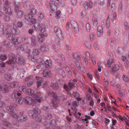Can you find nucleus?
<instances>
[{
	"mask_svg": "<svg viewBox=\"0 0 129 129\" xmlns=\"http://www.w3.org/2000/svg\"><path fill=\"white\" fill-rule=\"evenodd\" d=\"M26 93L29 94H32V98L30 99L28 97H26L24 99V102L25 104H28L30 101V100H31L33 102L36 103H40L41 102L40 99L38 98L37 94H34V93L33 92L32 93L31 89H28L27 90Z\"/></svg>",
	"mask_w": 129,
	"mask_h": 129,
	"instance_id": "1",
	"label": "nucleus"
},
{
	"mask_svg": "<svg viewBox=\"0 0 129 129\" xmlns=\"http://www.w3.org/2000/svg\"><path fill=\"white\" fill-rule=\"evenodd\" d=\"M81 113H74V115L76 118L79 119L80 121L83 122H84L85 124H87L89 122L88 119H90V117L89 116H85V117L84 118V117L82 118H80L79 116L78 117L77 116L78 114L80 116L81 115Z\"/></svg>",
	"mask_w": 129,
	"mask_h": 129,
	"instance_id": "2",
	"label": "nucleus"
},
{
	"mask_svg": "<svg viewBox=\"0 0 129 129\" xmlns=\"http://www.w3.org/2000/svg\"><path fill=\"white\" fill-rule=\"evenodd\" d=\"M11 115L13 117L17 120L18 121L21 122H23L25 121L26 120V117L22 116L21 118H19V116L18 115L17 113H11Z\"/></svg>",
	"mask_w": 129,
	"mask_h": 129,
	"instance_id": "3",
	"label": "nucleus"
},
{
	"mask_svg": "<svg viewBox=\"0 0 129 129\" xmlns=\"http://www.w3.org/2000/svg\"><path fill=\"white\" fill-rule=\"evenodd\" d=\"M9 56H10L9 59L6 62L7 65H10L13 63L15 58V56L13 54H10Z\"/></svg>",
	"mask_w": 129,
	"mask_h": 129,
	"instance_id": "4",
	"label": "nucleus"
},
{
	"mask_svg": "<svg viewBox=\"0 0 129 129\" xmlns=\"http://www.w3.org/2000/svg\"><path fill=\"white\" fill-rule=\"evenodd\" d=\"M47 36V34L46 33L41 34L39 35H38L37 36V38L39 42H43L45 40L43 36Z\"/></svg>",
	"mask_w": 129,
	"mask_h": 129,
	"instance_id": "5",
	"label": "nucleus"
},
{
	"mask_svg": "<svg viewBox=\"0 0 129 129\" xmlns=\"http://www.w3.org/2000/svg\"><path fill=\"white\" fill-rule=\"evenodd\" d=\"M68 104L69 105L71 106L72 109L76 111L77 109L76 108L78 106L77 103L75 101L71 103L70 102L68 101Z\"/></svg>",
	"mask_w": 129,
	"mask_h": 129,
	"instance_id": "6",
	"label": "nucleus"
},
{
	"mask_svg": "<svg viewBox=\"0 0 129 129\" xmlns=\"http://www.w3.org/2000/svg\"><path fill=\"white\" fill-rule=\"evenodd\" d=\"M74 86V83H71L70 82L69 83V86L67 85H65L64 86V87L66 90L67 91V92L71 89Z\"/></svg>",
	"mask_w": 129,
	"mask_h": 129,
	"instance_id": "7",
	"label": "nucleus"
},
{
	"mask_svg": "<svg viewBox=\"0 0 129 129\" xmlns=\"http://www.w3.org/2000/svg\"><path fill=\"white\" fill-rule=\"evenodd\" d=\"M37 113H34L32 115V117L33 118H34V117H36L37 119H36L37 121L38 122H42V118L41 116H38L37 117L36 116L37 115L36 114Z\"/></svg>",
	"mask_w": 129,
	"mask_h": 129,
	"instance_id": "8",
	"label": "nucleus"
},
{
	"mask_svg": "<svg viewBox=\"0 0 129 129\" xmlns=\"http://www.w3.org/2000/svg\"><path fill=\"white\" fill-rule=\"evenodd\" d=\"M58 101L56 99H53L51 101L50 105L54 107H56L58 105Z\"/></svg>",
	"mask_w": 129,
	"mask_h": 129,
	"instance_id": "9",
	"label": "nucleus"
},
{
	"mask_svg": "<svg viewBox=\"0 0 129 129\" xmlns=\"http://www.w3.org/2000/svg\"><path fill=\"white\" fill-rule=\"evenodd\" d=\"M37 81V84L38 87L40 86L41 84V82L43 80V79L41 78L36 77V79Z\"/></svg>",
	"mask_w": 129,
	"mask_h": 129,
	"instance_id": "10",
	"label": "nucleus"
},
{
	"mask_svg": "<svg viewBox=\"0 0 129 129\" xmlns=\"http://www.w3.org/2000/svg\"><path fill=\"white\" fill-rule=\"evenodd\" d=\"M52 73L49 70L43 73V76L46 77H48L51 76Z\"/></svg>",
	"mask_w": 129,
	"mask_h": 129,
	"instance_id": "11",
	"label": "nucleus"
},
{
	"mask_svg": "<svg viewBox=\"0 0 129 129\" xmlns=\"http://www.w3.org/2000/svg\"><path fill=\"white\" fill-rule=\"evenodd\" d=\"M55 6L54 5V2L51 1L50 3V9L51 12H53L55 10Z\"/></svg>",
	"mask_w": 129,
	"mask_h": 129,
	"instance_id": "12",
	"label": "nucleus"
},
{
	"mask_svg": "<svg viewBox=\"0 0 129 129\" xmlns=\"http://www.w3.org/2000/svg\"><path fill=\"white\" fill-rule=\"evenodd\" d=\"M103 31L101 27H99L97 29V34L99 37H100L103 35Z\"/></svg>",
	"mask_w": 129,
	"mask_h": 129,
	"instance_id": "13",
	"label": "nucleus"
},
{
	"mask_svg": "<svg viewBox=\"0 0 129 129\" xmlns=\"http://www.w3.org/2000/svg\"><path fill=\"white\" fill-rule=\"evenodd\" d=\"M119 67L118 64H115L112 68L110 70L111 72L113 73H114V71L117 70L119 69Z\"/></svg>",
	"mask_w": 129,
	"mask_h": 129,
	"instance_id": "14",
	"label": "nucleus"
},
{
	"mask_svg": "<svg viewBox=\"0 0 129 129\" xmlns=\"http://www.w3.org/2000/svg\"><path fill=\"white\" fill-rule=\"evenodd\" d=\"M7 58V56L5 54L0 55V62L6 60Z\"/></svg>",
	"mask_w": 129,
	"mask_h": 129,
	"instance_id": "15",
	"label": "nucleus"
},
{
	"mask_svg": "<svg viewBox=\"0 0 129 129\" xmlns=\"http://www.w3.org/2000/svg\"><path fill=\"white\" fill-rule=\"evenodd\" d=\"M0 90H2L6 93L8 91V89L7 87L3 88L2 86L0 85Z\"/></svg>",
	"mask_w": 129,
	"mask_h": 129,
	"instance_id": "16",
	"label": "nucleus"
},
{
	"mask_svg": "<svg viewBox=\"0 0 129 129\" xmlns=\"http://www.w3.org/2000/svg\"><path fill=\"white\" fill-rule=\"evenodd\" d=\"M25 60L24 59L21 58L19 59L18 63L19 65H22L25 63Z\"/></svg>",
	"mask_w": 129,
	"mask_h": 129,
	"instance_id": "17",
	"label": "nucleus"
},
{
	"mask_svg": "<svg viewBox=\"0 0 129 129\" xmlns=\"http://www.w3.org/2000/svg\"><path fill=\"white\" fill-rule=\"evenodd\" d=\"M3 125L5 126H6L7 127H10V124L7 121L4 120L3 122Z\"/></svg>",
	"mask_w": 129,
	"mask_h": 129,
	"instance_id": "18",
	"label": "nucleus"
},
{
	"mask_svg": "<svg viewBox=\"0 0 129 129\" xmlns=\"http://www.w3.org/2000/svg\"><path fill=\"white\" fill-rule=\"evenodd\" d=\"M5 79L8 80H10L11 79V77L10 74H6L5 75Z\"/></svg>",
	"mask_w": 129,
	"mask_h": 129,
	"instance_id": "19",
	"label": "nucleus"
},
{
	"mask_svg": "<svg viewBox=\"0 0 129 129\" xmlns=\"http://www.w3.org/2000/svg\"><path fill=\"white\" fill-rule=\"evenodd\" d=\"M28 20L30 24H33L35 21V19L33 18L32 16H31V18L28 19Z\"/></svg>",
	"mask_w": 129,
	"mask_h": 129,
	"instance_id": "20",
	"label": "nucleus"
},
{
	"mask_svg": "<svg viewBox=\"0 0 129 129\" xmlns=\"http://www.w3.org/2000/svg\"><path fill=\"white\" fill-rule=\"evenodd\" d=\"M113 60L112 58H111L108 61L107 66L108 67H109L111 66V64L113 62Z\"/></svg>",
	"mask_w": 129,
	"mask_h": 129,
	"instance_id": "21",
	"label": "nucleus"
},
{
	"mask_svg": "<svg viewBox=\"0 0 129 129\" xmlns=\"http://www.w3.org/2000/svg\"><path fill=\"white\" fill-rule=\"evenodd\" d=\"M45 118L47 120L49 119L52 117L51 113H45Z\"/></svg>",
	"mask_w": 129,
	"mask_h": 129,
	"instance_id": "22",
	"label": "nucleus"
},
{
	"mask_svg": "<svg viewBox=\"0 0 129 129\" xmlns=\"http://www.w3.org/2000/svg\"><path fill=\"white\" fill-rule=\"evenodd\" d=\"M51 86L54 89H56L58 88V85L57 83H52Z\"/></svg>",
	"mask_w": 129,
	"mask_h": 129,
	"instance_id": "23",
	"label": "nucleus"
},
{
	"mask_svg": "<svg viewBox=\"0 0 129 129\" xmlns=\"http://www.w3.org/2000/svg\"><path fill=\"white\" fill-rule=\"evenodd\" d=\"M23 15V13L20 11H18L17 12V16L19 18L21 17Z\"/></svg>",
	"mask_w": 129,
	"mask_h": 129,
	"instance_id": "24",
	"label": "nucleus"
},
{
	"mask_svg": "<svg viewBox=\"0 0 129 129\" xmlns=\"http://www.w3.org/2000/svg\"><path fill=\"white\" fill-rule=\"evenodd\" d=\"M60 13L61 12L59 11H58L56 12V17L57 18H58L60 17Z\"/></svg>",
	"mask_w": 129,
	"mask_h": 129,
	"instance_id": "25",
	"label": "nucleus"
},
{
	"mask_svg": "<svg viewBox=\"0 0 129 129\" xmlns=\"http://www.w3.org/2000/svg\"><path fill=\"white\" fill-rule=\"evenodd\" d=\"M30 14L31 15H34L36 14L37 12L35 10L33 9H31L30 10Z\"/></svg>",
	"mask_w": 129,
	"mask_h": 129,
	"instance_id": "26",
	"label": "nucleus"
},
{
	"mask_svg": "<svg viewBox=\"0 0 129 129\" xmlns=\"http://www.w3.org/2000/svg\"><path fill=\"white\" fill-rule=\"evenodd\" d=\"M34 113H39L40 112V110L38 108H35L33 110Z\"/></svg>",
	"mask_w": 129,
	"mask_h": 129,
	"instance_id": "27",
	"label": "nucleus"
},
{
	"mask_svg": "<svg viewBox=\"0 0 129 129\" xmlns=\"http://www.w3.org/2000/svg\"><path fill=\"white\" fill-rule=\"evenodd\" d=\"M43 18V15L42 13H40L38 15V20H40L41 19H42Z\"/></svg>",
	"mask_w": 129,
	"mask_h": 129,
	"instance_id": "28",
	"label": "nucleus"
},
{
	"mask_svg": "<svg viewBox=\"0 0 129 129\" xmlns=\"http://www.w3.org/2000/svg\"><path fill=\"white\" fill-rule=\"evenodd\" d=\"M97 20L96 18H95L93 20V24L94 26H97Z\"/></svg>",
	"mask_w": 129,
	"mask_h": 129,
	"instance_id": "29",
	"label": "nucleus"
},
{
	"mask_svg": "<svg viewBox=\"0 0 129 129\" xmlns=\"http://www.w3.org/2000/svg\"><path fill=\"white\" fill-rule=\"evenodd\" d=\"M86 30H87V31L89 32V31L90 29V24L89 23H87L86 25Z\"/></svg>",
	"mask_w": 129,
	"mask_h": 129,
	"instance_id": "30",
	"label": "nucleus"
},
{
	"mask_svg": "<svg viewBox=\"0 0 129 129\" xmlns=\"http://www.w3.org/2000/svg\"><path fill=\"white\" fill-rule=\"evenodd\" d=\"M117 117L120 119V120L121 121H124V119L125 117V116H124L123 117H122V116L119 115L117 116Z\"/></svg>",
	"mask_w": 129,
	"mask_h": 129,
	"instance_id": "31",
	"label": "nucleus"
},
{
	"mask_svg": "<svg viewBox=\"0 0 129 129\" xmlns=\"http://www.w3.org/2000/svg\"><path fill=\"white\" fill-rule=\"evenodd\" d=\"M39 53L38 51L37 50L35 49L33 51V53L35 55H37Z\"/></svg>",
	"mask_w": 129,
	"mask_h": 129,
	"instance_id": "32",
	"label": "nucleus"
},
{
	"mask_svg": "<svg viewBox=\"0 0 129 129\" xmlns=\"http://www.w3.org/2000/svg\"><path fill=\"white\" fill-rule=\"evenodd\" d=\"M12 97L13 98H15L18 97V95H16V92H14L12 94Z\"/></svg>",
	"mask_w": 129,
	"mask_h": 129,
	"instance_id": "33",
	"label": "nucleus"
},
{
	"mask_svg": "<svg viewBox=\"0 0 129 129\" xmlns=\"http://www.w3.org/2000/svg\"><path fill=\"white\" fill-rule=\"evenodd\" d=\"M16 84L15 82H14L10 84V86L12 87H14L15 86Z\"/></svg>",
	"mask_w": 129,
	"mask_h": 129,
	"instance_id": "34",
	"label": "nucleus"
},
{
	"mask_svg": "<svg viewBox=\"0 0 129 129\" xmlns=\"http://www.w3.org/2000/svg\"><path fill=\"white\" fill-rule=\"evenodd\" d=\"M124 121L125 122L126 125H127L128 124H129V121L127 119L126 117L124 119Z\"/></svg>",
	"mask_w": 129,
	"mask_h": 129,
	"instance_id": "35",
	"label": "nucleus"
},
{
	"mask_svg": "<svg viewBox=\"0 0 129 129\" xmlns=\"http://www.w3.org/2000/svg\"><path fill=\"white\" fill-rule=\"evenodd\" d=\"M84 8L86 9H87L88 8V3L86 2L84 5Z\"/></svg>",
	"mask_w": 129,
	"mask_h": 129,
	"instance_id": "36",
	"label": "nucleus"
},
{
	"mask_svg": "<svg viewBox=\"0 0 129 129\" xmlns=\"http://www.w3.org/2000/svg\"><path fill=\"white\" fill-rule=\"evenodd\" d=\"M95 74L96 77L98 78H99V74L98 72L96 71H95Z\"/></svg>",
	"mask_w": 129,
	"mask_h": 129,
	"instance_id": "37",
	"label": "nucleus"
},
{
	"mask_svg": "<svg viewBox=\"0 0 129 129\" xmlns=\"http://www.w3.org/2000/svg\"><path fill=\"white\" fill-rule=\"evenodd\" d=\"M85 57L86 58H89L90 56V54L88 52H86L85 53Z\"/></svg>",
	"mask_w": 129,
	"mask_h": 129,
	"instance_id": "38",
	"label": "nucleus"
},
{
	"mask_svg": "<svg viewBox=\"0 0 129 129\" xmlns=\"http://www.w3.org/2000/svg\"><path fill=\"white\" fill-rule=\"evenodd\" d=\"M90 37L91 40V41H93L94 39V37L93 36V35L92 34L90 35Z\"/></svg>",
	"mask_w": 129,
	"mask_h": 129,
	"instance_id": "39",
	"label": "nucleus"
},
{
	"mask_svg": "<svg viewBox=\"0 0 129 129\" xmlns=\"http://www.w3.org/2000/svg\"><path fill=\"white\" fill-rule=\"evenodd\" d=\"M0 66L2 67H5L6 66V64L4 62H2L0 64Z\"/></svg>",
	"mask_w": 129,
	"mask_h": 129,
	"instance_id": "40",
	"label": "nucleus"
},
{
	"mask_svg": "<svg viewBox=\"0 0 129 129\" xmlns=\"http://www.w3.org/2000/svg\"><path fill=\"white\" fill-rule=\"evenodd\" d=\"M7 13L9 14H11L12 13V11L9 8L7 9Z\"/></svg>",
	"mask_w": 129,
	"mask_h": 129,
	"instance_id": "41",
	"label": "nucleus"
},
{
	"mask_svg": "<svg viewBox=\"0 0 129 129\" xmlns=\"http://www.w3.org/2000/svg\"><path fill=\"white\" fill-rule=\"evenodd\" d=\"M124 26L126 27L127 29H128L129 27V25L128 23L126 22L124 23Z\"/></svg>",
	"mask_w": 129,
	"mask_h": 129,
	"instance_id": "42",
	"label": "nucleus"
},
{
	"mask_svg": "<svg viewBox=\"0 0 129 129\" xmlns=\"http://www.w3.org/2000/svg\"><path fill=\"white\" fill-rule=\"evenodd\" d=\"M10 111L9 110V109H8V110L9 111L11 112H15L14 111V108L13 107H11V108H10Z\"/></svg>",
	"mask_w": 129,
	"mask_h": 129,
	"instance_id": "43",
	"label": "nucleus"
},
{
	"mask_svg": "<svg viewBox=\"0 0 129 129\" xmlns=\"http://www.w3.org/2000/svg\"><path fill=\"white\" fill-rule=\"evenodd\" d=\"M18 27H21L22 25V24L21 22H19L17 23Z\"/></svg>",
	"mask_w": 129,
	"mask_h": 129,
	"instance_id": "44",
	"label": "nucleus"
},
{
	"mask_svg": "<svg viewBox=\"0 0 129 129\" xmlns=\"http://www.w3.org/2000/svg\"><path fill=\"white\" fill-rule=\"evenodd\" d=\"M122 78L124 81H127L128 80V78H127L125 77L124 75H123L122 77Z\"/></svg>",
	"mask_w": 129,
	"mask_h": 129,
	"instance_id": "45",
	"label": "nucleus"
},
{
	"mask_svg": "<svg viewBox=\"0 0 129 129\" xmlns=\"http://www.w3.org/2000/svg\"><path fill=\"white\" fill-rule=\"evenodd\" d=\"M112 109H113V110H114V111L115 112H120V111L119 110H117L114 107H113Z\"/></svg>",
	"mask_w": 129,
	"mask_h": 129,
	"instance_id": "46",
	"label": "nucleus"
},
{
	"mask_svg": "<svg viewBox=\"0 0 129 129\" xmlns=\"http://www.w3.org/2000/svg\"><path fill=\"white\" fill-rule=\"evenodd\" d=\"M126 56H122V60H123V61H124L125 60H126Z\"/></svg>",
	"mask_w": 129,
	"mask_h": 129,
	"instance_id": "47",
	"label": "nucleus"
},
{
	"mask_svg": "<svg viewBox=\"0 0 129 129\" xmlns=\"http://www.w3.org/2000/svg\"><path fill=\"white\" fill-rule=\"evenodd\" d=\"M89 6L90 8H92L93 6V5L92 4V3L91 2H89Z\"/></svg>",
	"mask_w": 129,
	"mask_h": 129,
	"instance_id": "48",
	"label": "nucleus"
},
{
	"mask_svg": "<svg viewBox=\"0 0 129 129\" xmlns=\"http://www.w3.org/2000/svg\"><path fill=\"white\" fill-rule=\"evenodd\" d=\"M93 104H94V102H93V101L92 100L90 101V102H89V105H90L92 106L93 105Z\"/></svg>",
	"mask_w": 129,
	"mask_h": 129,
	"instance_id": "49",
	"label": "nucleus"
},
{
	"mask_svg": "<svg viewBox=\"0 0 129 129\" xmlns=\"http://www.w3.org/2000/svg\"><path fill=\"white\" fill-rule=\"evenodd\" d=\"M73 95L74 96H75L76 97H77V96H79V94L77 93H74L73 94Z\"/></svg>",
	"mask_w": 129,
	"mask_h": 129,
	"instance_id": "50",
	"label": "nucleus"
},
{
	"mask_svg": "<svg viewBox=\"0 0 129 129\" xmlns=\"http://www.w3.org/2000/svg\"><path fill=\"white\" fill-rule=\"evenodd\" d=\"M66 119L69 122H70L71 120V118L68 116H67Z\"/></svg>",
	"mask_w": 129,
	"mask_h": 129,
	"instance_id": "51",
	"label": "nucleus"
},
{
	"mask_svg": "<svg viewBox=\"0 0 129 129\" xmlns=\"http://www.w3.org/2000/svg\"><path fill=\"white\" fill-rule=\"evenodd\" d=\"M72 11V10L71 8H69L68 9V12L69 13H71Z\"/></svg>",
	"mask_w": 129,
	"mask_h": 129,
	"instance_id": "52",
	"label": "nucleus"
},
{
	"mask_svg": "<svg viewBox=\"0 0 129 129\" xmlns=\"http://www.w3.org/2000/svg\"><path fill=\"white\" fill-rule=\"evenodd\" d=\"M45 64L46 66V67H48H48H49L50 65V64L48 63V62H46L45 63Z\"/></svg>",
	"mask_w": 129,
	"mask_h": 129,
	"instance_id": "53",
	"label": "nucleus"
},
{
	"mask_svg": "<svg viewBox=\"0 0 129 129\" xmlns=\"http://www.w3.org/2000/svg\"><path fill=\"white\" fill-rule=\"evenodd\" d=\"M89 78L90 79H91L92 78V76L91 74L90 73L87 74Z\"/></svg>",
	"mask_w": 129,
	"mask_h": 129,
	"instance_id": "54",
	"label": "nucleus"
},
{
	"mask_svg": "<svg viewBox=\"0 0 129 129\" xmlns=\"http://www.w3.org/2000/svg\"><path fill=\"white\" fill-rule=\"evenodd\" d=\"M117 122V120H113L112 121L113 125H114L115 123Z\"/></svg>",
	"mask_w": 129,
	"mask_h": 129,
	"instance_id": "55",
	"label": "nucleus"
},
{
	"mask_svg": "<svg viewBox=\"0 0 129 129\" xmlns=\"http://www.w3.org/2000/svg\"><path fill=\"white\" fill-rule=\"evenodd\" d=\"M66 27L67 29L68 30L69 28V25L68 23H67L66 26Z\"/></svg>",
	"mask_w": 129,
	"mask_h": 129,
	"instance_id": "56",
	"label": "nucleus"
},
{
	"mask_svg": "<svg viewBox=\"0 0 129 129\" xmlns=\"http://www.w3.org/2000/svg\"><path fill=\"white\" fill-rule=\"evenodd\" d=\"M88 100L90 101L92 100V97L90 96H89L88 97Z\"/></svg>",
	"mask_w": 129,
	"mask_h": 129,
	"instance_id": "57",
	"label": "nucleus"
},
{
	"mask_svg": "<svg viewBox=\"0 0 129 129\" xmlns=\"http://www.w3.org/2000/svg\"><path fill=\"white\" fill-rule=\"evenodd\" d=\"M16 94L17 95H18V97L21 95V94L19 93L18 92H16Z\"/></svg>",
	"mask_w": 129,
	"mask_h": 129,
	"instance_id": "58",
	"label": "nucleus"
},
{
	"mask_svg": "<svg viewBox=\"0 0 129 129\" xmlns=\"http://www.w3.org/2000/svg\"><path fill=\"white\" fill-rule=\"evenodd\" d=\"M7 34L8 37H11L12 36V34L10 33H7Z\"/></svg>",
	"mask_w": 129,
	"mask_h": 129,
	"instance_id": "59",
	"label": "nucleus"
},
{
	"mask_svg": "<svg viewBox=\"0 0 129 129\" xmlns=\"http://www.w3.org/2000/svg\"><path fill=\"white\" fill-rule=\"evenodd\" d=\"M33 30L32 29H30L29 30V31H28V33H29L30 34H31L33 32Z\"/></svg>",
	"mask_w": 129,
	"mask_h": 129,
	"instance_id": "60",
	"label": "nucleus"
},
{
	"mask_svg": "<svg viewBox=\"0 0 129 129\" xmlns=\"http://www.w3.org/2000/svg\"><path fill=\"white\" fill-rule=\"evenodd\" d=\"M87 90L89 93H91L92 92V91L91 89L89 88H88L87 89Z\"/></svg>",
	"mask_w": 129,
	"mask_h": 129,
	"instance_id": "61",
	"label": "nucleus"
},
{
	"mask_svg": "<svg viewBox=\"0 0 129 129\" xmlns=\"http://www.w3.org/2000/svg\"><path fill=\"white\" fill-rule=\"evenodd\" d=\"M109 122V119H105V122L106 123H108Z\"/></svg>",
	"mask_w": 129,
	"mask_h": 129,
	"instance_id": "62",
	"label": "nucleus"
},
{
	"mask_svg": "<svg viewBox=\"0 0 129 129\" xmlns=\"http://www.w3.org/2000/svg\"><path fill=\"white\" fill-rule=\"evenodd\" d=\"M13 40V43H15L17 41V39L16 38L15 39H14V40H13V39H12Z\"/></svg>",
	"mask_w": 129,
	"mask_h": 129,
	"instance_id": "63",
	"label": "nucleus"
},
{
	"mask_svg": "<svg viewBox=\"0 0 129 129\" xmlns=\"http://www.w3.org/2000/svg\"><path fill=\"white\" fill-rule=\"evenodd\" d=\"M98 70L99 72H101V68L100 67L98 68Z\"/></svg>",
	"mask_w": 129,
	"mask_h": 129,
	"instance_id": "64",
	"label": "nucleus"
}]
</instances>
